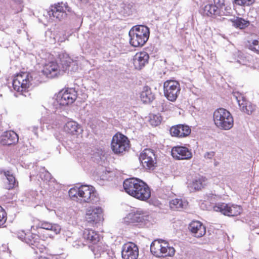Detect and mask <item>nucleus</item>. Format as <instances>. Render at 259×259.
Here are the masks:
<instances>
[{"label": "nucleus", "mask_w": 259, "mask_h": 259, "mask_svg": "<svg viewBox=\"0 0 259 259\" xmlns=\"http://www.w3.org/2000/svg\"><path fill=\"white\" fill-rule=\"evenodd\" d=\"M77 97V92L74 88L62 89L56 95V101L60 106H66L73 103Z\"/></svg>", "instance_id": "obj_6"}, {"label": "nucleus", "mask_w": 259, "mask_h": 259, "mask_svg": "<svg viewBox=\"0 0 259 259\" xmlns=\"http://www.w3.org/2000/svg\"><path fill=\"white\" fill-rule=\"evenodd\" d=\"M95 188L89 185H81L71 188L69 195L72 199H78L81 202H90L95 196Z\"/></svg>", "instance_id": "obj_4"}, {"label": "nucleus", "mask_w": 259, "mask_h": 259, "mask_svg": "<svg viewBox=\"0 0 259 259\" xmlns=\"http://www.w3.org/2000/svg\"><path fill=\"white\" fill-rule=\"evenodd\" d=\"M206 181L205 177L198 176L192 180V183L189 184V187L194 190H199L206 185Z\"/></svg>", "instance_id": "obj_29"}, {"label": "nucleus", "mask_w": 259, "mask_h": 259, "mask_svg": "<svg viewBox=\"0 0 259 259\" xmlns=\"http://www.w3.org/2000/svg\"><path fill=\"white\" fill-rule=\"evenodd\" d=\"M163 88L165 97L170 101H175L180 91L179 83L173 80H167L164 83Z\"/></svg>", "instance_id": "obj_10"}, {"label": "nucleus", "mask_w": 259, "mask_h": 259, "mask_svg": "<svg viewBox=\"0 0 259 259\" xmlns=\"http://www.w3.org/2000/svg\"><path fill=\"white\" fill-rule=\"evenodd\" d=\"M103 209L101 207L90 206L86 212V219L89 222L97 223L102 219Z\"/></svg>", "instance_id": "obj_17"}, {"label": "nucleus", "mask_w": 259, "mask_h": 259, "mask_svg": "<svg viewBox=\"0 0 259 259\" xmlns=\"http://www.w3.org/2000/svg\"><path fill=\"white\" fill-rule=\"evenodd\" d=\"M219 13V10H218L216 6H214L212 4H207L203 8V14L204 15L209 16L212 15H217Z\"/></svg>", "instance_id": "obj_32"}, {"label": "nucleus", "mask_w": 259, "mask_h": 259, "mask_svg": "<svg viewBox=\"0 0 259 259\" xmlns=\"http://www.w3.org/2000/svg\"><path fill=\"white\" fill-rule=\"evenodd\" d=\"M152 202L154 205L159 206L161 204L160 201L158 200L156 197H154L152 200Z\"/></svg>", "instance_id": "obj_44"}, {"label": "nucleus", "mask_w": 259, "mask_h": 259, "mask_svg": "<svg viewBox=\"0 0 259 259\" xmlns=\"http://www.w3.org/2000/svg\"><path fill=\"white\" fill-rule=\"evenodd\" d=\"M51 12L53 17L61 20L67 16V12H71V8L67 3L61 2L52 6Z\"/></svg>", "instance_id": "obj_14"}, {"label": "nucleus", "mask_w": 259, "mask_h": 259, "mask_svg": "<svg viewBox=\"0 0 259 259\" xmlns=\"http://www.w3.org/2000/svg\"><path fill=\"white\" fill-rule=\"evenodd\" d=\"M191 132L190 127L186 124H178L170 128V133L172 137L185 138Z\"/></svg>", "instance_id": "obj_18"}, {"label": "nucleus", "mask_w": 259, "mask_h": 259, "mask_svg": "<svg viewBox=\"0 0 259 259\" xmlns=\"http://www.w3.org/2000/svg\"><path fill=\"white\" fill-rule=\"evenodd\" d=\"M150 122L151 125L153 126H157L160 124L161 121L157 116L153 115V117L150 118Z\"/></svg>", "instance_id": "obj_40"}, {"label": "nucleus", "mask_w": 259, "mask_h": 259, "mask_svg": "<svg viewBox=\"0 0 259 259\" xmlns=\"http://www.w3.org/2000/svg\"><path fill=\"white\" fill-rule=\"evenodd\" d=\"M44 249H45V247L42 245V247L39 248V249L40 250V252H43V250Z\"/></svg>", "instance_id": "obj_46"}, {"label": "nucleus", "mask_w": 259, "mask_h": 259, "mask_svg": "<svg viewBox=\"0 0 259 259\" xmlns=\"http://www.w3.org/2000/svg\"><path fill=\"white\" fill-rule=\"evenodd\" d=\"M215 211L220 212L228 216H237L242 211L240 205L232 204L230 205L224 203H218L213 207Z\"/></svg>", "instance_id": "obj_8"}, {"label": "nucleus", "mask_w": 259, "mask_h": 259, "mask_svg": "<svg viewBox=\"0 0 259 259\" xmlns=\"http://www.w3.org/2000/svg\"><path fill=\"white\" fill-rule=\"evenodd\" d=\"M255 110V107L250 103L247 102L245 106L241 107V111L249 115Z\"/></svg>", "instance_id": "obj_36"}, {"label": "nucleus", "mask_w": 259, "mask_h": 259, "mask_svg": "<svg viewBox=\"0 0 259 259\" xmlns=\"http://www.w3.org/2000/svg\"><path fill=\"white\" fill-rule=\"evenodd\" d=\"M189 230L197 238L201 237L206 233L205 226L200 222L192 221L189 226Z\"/></svg>", "instance_id": "obj_22"}, {"label": "nucleus", "mask_w": 259, "mask_h": 259, "mask_svg": "<svg viewBox=\"0 0 259 259\" xmlns=\"http://www.w3.org/2000/svg\"><path fill=\"white\" fill-rule=\"evenodd\" d=\"M140 97L141 101L145 104L150 103L155 99L154 95L152 92L151 88L147 85L143 87Z\"/></svg>", "instance_id": "obj_26"}, {"label": "nucleus", "mask_w": 259, "mask_h": 259, "mask_svg": "<svg viewBox=\"0 0 259 259\" xmlns=\"http://www.w3.org/2000/svg\"><path fill=\"white\" fill-rule=\"evenodd\" d=\"M139 159L143 166L147 169H153L156 166V159L154 151L150 149H144L140 154Z\"/></svg>", "instance_id": "obj_9"}, {"label": "nucleus", "mask_w": 259, "mask_h": 259, "mask_svg": "<svg viewBox=\"0 0 259 259\" xmlns=\"http://www.w3.org/2000/svg\"><path fill=\"white\" fill-rule=\"evenodd\" d=\"M36 248H38V247L37 246V245H36Z\"/></svg>", "instance_id": "obj_48"}, {"label": "nucleus", "mask_w": 259, "mask_h": 259, "mask_svg": "<svg viewBox=\"0 0 259 259\" xmlns=\"http://www.w3.org/2000/svg\"><path fill=\"white\" fill-rule=\"evenodd\" d=\"M149 60V54L145 51H140L133 57V63L136 69L141 70L148 63Z\"/></svg>", "instance_id": "obj_15"}, {"label": "nucleus", "mask_w": 259, "mask_h": 259, "mask_svg": "<svg viewBox=\"0 0 259 259\" xmlns=\"http://www.w3.org/2000/svg\"><path fill=\"white\" fill-rule=\"evenodd\" d=\"M57 58L60 64V68L62 74L68 70L71 65L74 63L73 60L66 53H60Z\"/></svg>", "instance_id": "obj_21"}, {"label": "nucleus", "mask_w": 259, "mask_h": 259, "mask_svg": "<svg viewBox=\"0 0 259 259\" xmlns=\"http://www.w3.org/2000/svg\"><path fill=\"white\" fill-rule=\"evenodd\" d=\"M163 246H166V248H168V247H170L168 246V244L165 241L163 240Z\"/></svg>", "instance_id": "obj_45"}, {"label": "nucleus", "mask_w": 259, "mask_h": 259, "mask_svg": "<svg viewBox=\"0 0 259 259\" xmlns=\"http://www.w3.org/2000/svg\"><path fill=\"white\" fill-rule=\"evenodd\" d=\"M130 44L134 47H142L148 41L150 31L147 26L145 25H136L130 30Z\"/></svg>", "instance_id": "obj_2"}, {"label": "nucleus", "mask_w": 259, "mask_h": 259, "mask_svg": "<svg viewBox=\"0 0 259 259\" xmlns=\"http://www.w3.org/2000/svg\"><path fill=\"white\" fill-rule=\"evenodd\" d=\"M123 186L126 193L140 201H147L151 196L150 188L140 179H127L124 181Z\"/></svg>", "instance_id": "obj_1"}, {"label": "nucleus", "mask_w": 259, "mask_h": 259, "mask_svg": "<svg viewBox=\"0 0 259 259\" xmlns=\"http://www.w3.org/2000/svg\"><path fill=\"white\" fill-rule=\"evenodd\" d=\"M150 251L155 257H161L162 256V240L160 239L154 240L151 244Z\"/></svg>", "instance_id": "obj_27"}, {"label": "nucleus", "mask_w": 259, "mask_h": 259, "mask_svg": "<svg viewBox=\"0 0 259 259\" xmlns=\"http://www.w3.org/2000/svg\"><path fill=\"white\" fill-rule=\"evenodd\" d=\"M213 117L215 125L220 129L228 130L233 126L234 120L231 114L223 108L215 110Z\"/></svg>", "instance_id": "obj_5"}, {"label": "nucleus", "mask_w": 259, "mask_h": 259, "mask_svg": "<svg viewBox=\"0 0 259 259\" xmlns=\"http://www.w3.org/2000/svg\"><path fill=\"white\" fill-rule=\"evenodd\" d=\"M80 128L79 124L73 120L68 121L64 126V131L71 135H77Z\"/></svg>", "instance_id": "obj_28"}, {"label": "nucleus", "mask_w": 259, "mask_h": 259, "mask_svg": "<svg viewBox=\"0 0 259 259\" xmlns=\"http://www.w3.org/2000/svg\"><path fill=\"white\" fill-rule=\"evenodd\" d=\"M7 219V213L4 209L0 206V227L6 223Z\"/></svg>", "instance_id": "obj_38"}, {"label": "nucleus", "mask_w": 259, "mask_h": 259, "mask_svg": "<svg viewBox=\"0 0 259 259\" xmlns=\"http://www.w3.org/2000/svg\"><path fill=\"white\" fill-rule=\"evenodd\" d=\"M235 1L240 5L249 6L254 3V0H235Z\"/></svg>", "instance_id": "obj_41"}, {"label": "nucleus", "mask_w": 259, "mask_h": 259, "mask_svg": "<svg viewBox=\"0 0 259 259\" xmlns=\"http://www.w3.org/2000/svg\"><path fill=\"white\" fill-rule=\"evenodd\" d=\"M90 247L95 257L97 258L101 257L108 249V246L100 241L98 243L91 245Z\"/></svg>", "instance_id": "obj_24"}, {"label": "nucleus", "mask_w": 259, "mask_h": 259, "mask_svg": "<svg viewBox=\"0 0 259 259\" xmlns=\"http://www.w3.org/2000/svg\"><path fill=\"white\" fill-rule=\"evenodd\" d=\"M35 229H41L46 231H50L53 232L54 235L59 234L61 230L59 225L45 221L39 222L37 224L32 226L31 230H35Z\"/></svg>", "instance_id": "obj_19"}, {"label": "nucleus", "mask_w": 259, "mask_h": 259, "mask_svg": "<svg viewBox=\"0 0 259 259\" xmlns=\"http://www.w3.org/2000/svg\"><path fill=\"white\" fill-rule=\"evenodd\" d=\"M0 174H4L6 177L8 182L7 184V189L8 190L13 189L16 187H18V182L12 174L11 170H1Z\"/></svg>", "instance_id": "obj_25"}, {"label": "nucleus", "mask_w": 259, "mask_h": 259, "mask_svg": "<svg viewBox=\"0 0 259 259\" xmlns=\"http://www.w3.org/2000/svg\"><path fill=\"white\" fill-rule=\"evenodd\" d=\"M130 146L129 140L121 133L118 132L113 136L111 142V148L115 154L123 153L128 150Z\"/></svg>", "instance_id": "obj_7"}, {"label": "nucleus", "mask_w": 259, "mask_h": 259, "mask_svg": "<svg viewBox=\"0 0 259 259\" xmlns=\"http://www.w3.org/2000/svg\"><path fill=\"white\" fill-rule=\"evenodd\" d=\"M170 208L174 210H181L186 208L188 203L181 199H175L169 202Z\"/></svg>", "instance_id": "obj_30"}, {"label": "nucleus", "mask_w": 259, "mask_h": 259, "mask_svg": "<svg viewBox=\"0 0 259 259\" xmlns=\"http://www.w3.org/2000/svg\"><path fill=\"white\" fill-rule=\"evenodd\" d=\"M34 230L37 231L38 237L43 240H46L48 238L53 237L52 234L46 233V230H44L41 229H35Z\"/></svg>", "instance_id": "obj_34"}, {"label": "nucleus", "mask_w": 259, "mask_h": 259, "mask_svg": "<svg viewBox=\"0 0 259 259\" xmlns=\"http://www.w3.org/2000/svg\"><path fill=\"white\" fill-rule=\"evenodd\" d=\"M148 215L142 210H137L128 213L123 219V223L126 225L142 223L147 220Z\"/></svg>", "instance_id": "obj_12"}, {"label": "nucleus", "mask_w": 259, "mask_h": 259, "mask_svg": "<svg viewBox=\"0 0 259 259\" xmlns=\"http://www.w3.org/2000/svg\"><path fill=\"white\" fill-rule=\"evenodd\" d=\"M214 155V152L213 151L206 152L204 154V157L206 159H211Z\"/></svg>", "instance_id": "obj_43"}, {"label": "nucleus", "mask_w": 259, "mask_h": 259, "mask_svg": "<svg viewBox=\"0 0 259 259\" xmlns=\"http://www.w3.org/2000/svg\"><path fill=\"white\" fill-rule=\"evenodd\" d=\"M29 243L32 245H34V244L35 243V241H34L33 242H32V241H30Z\"/></svg>", "instance_id": "obj_47"}, {"label": "nucleus", "mask_w": 259, "mask_h": 259, "mask_svg": "<svg viewBox=\"0 0 259 259\" xmlns=\"http://www.w3.org/2000/svg\"><path fill=\"white\" fill-rule=\"evenodd\" d=\"M213 2L214 4L213 5L216 6L218 10L222 8L224 5V0H213Z\"/></svg>", "instance_id": "obj_42"}, {"label": "nucleus", "mask_w": 259, "mask_h": 259, "mask_svg": "<svg viewBox=\"0 0 259 259\" xmlns=\"http://www.w3.org/2000/svg\"><path fill=\"white\" fill-rule=\"evenodd\" d=\"M121 255L123 259H137L139 256V248L134 243L128 242L123 244Z\"/></svg>", "instance_id": "obj_13"}, {"label": "nucleus", "mask_w": 259, "mask_h": 259, "mask_svg": "<svg viewBox=\"0 0 259 259\" xmlns=\"http://www.w3.org/2000/svg\"><path fill=\"white\" fill-rule=\"evenodd\" d=\"M19 140L18 135L12 131H7L2 136L1 143L4 145H11L16 144Z\"/></svg>", "instance_id": "obj_23"}, {"label": "nucleus", "mask_w": 259, "mask_h": 259, "mask_svg": "<svg viewBox=\"0 0 259 259\" xmlns=\"http://www.w3.org/2000/svg\"><path fill=\"white\" fill-rule=\"evenodd\" d=\"M246 47L253 52L259 54V38L251 39L246 43Z\"/></svg>", "instance_id": "obj_33"}, {"label": "nucleus", "mask_w": 259, "mask_h": 259, "mask_svg": "<svg viewBox=\"0 0 259 259\" xmlns=\"http://www.w3.org/2000/svg\"><path fill=\"white\" fill-rule=\"evenodd\" d=\"M32 77L28 72H21L13 77V89L20 94L26 96L32 85Z\"/></svg>", "instance_id": "obj_3"}, {"label": "nucleus", "mask_w": 259, "mask_h": 259, "mask_svg": "<svg viewBox=\"0 0 259 259\" xmlns=\"http://www.w3.org/2000/svg\"><path fill=\"white\" fill-rule=\"evenodd\" d=\"M231 22L233 26L241 29L246 28L249 24L248 21L239 17L232 19Z\"/></svg>", "instance_id": "obj_31"}, {"label": "nucleus", "mask_w": 259, "mask_h": 259, "mask_svg": "<svg viewBox=\"0 0 259 259\" xmlns=\"http://www.w3.org/2000/svg\"><path fill=\"white\" fill-rule=\"evenodd\" d=\"M82 237L87 243L91 245L99 242L101 239L99 234L91 229H84Z\"/></svg>", "instance_id": "obj_20"}, {"label": "nucleus", "mask_w": 259, "mask_h": 259, "mask_svg": "<svg viewBox=\"0 0 259 259\" xmlns=\"http://www.w3.org/2000/svg\"><path fill=\"white\" fill-rule=\"evenodd\" d=\"M175 253V250L173 247L166 248V246H163V259L167 256H172Z\"/></svg>", "instance_id": "obj_35"}, {"label": "nucleus", "mask_w": 259, "mask_h": 259, "mask_svg": "<svg viewBox=\"0 0 259 259\" xmlns=\"http://www.w3.org/2000/svg\"><path fill=\"white\" fill-rule=\"evenodd\" d=\"M41 72L46 77L51 79L58 77L62 74L60 66L56 61H49L45 63L43 65Z\"/></svg>", "instance_id": "obj_11"}, {"label": "nucleus", "mask_w": 259, "mask_h": 259, "mask_svg": "<svg viewBox=\"0 0 259 259\" xmlns=\"http://www.w3.org/2000/svg\"><path fill=\"white\" fill-rule=\"evenodd\" d=\"M236 100L241 110V107L242 106H245V105L247 103L246 101V100H245L244 97L242 96L241 95H240L238 97H236Z\"/></svg>", "instance_id": "obj_39"}, {"label": "nucleus", "mask_w": 259, "mask_h": 259, "mask_svg": "<svg viewBox=\"0 0 259 259\" xmlns=\"http://www.w3.org/2000/svg\"><path fill=\"white\" fill-rule=\"evenodd\" d=\"M172 156L177 160L190 159L192 157V153L188 148L184 146H176L171 150Z\"/></svg>", "instance_id": "obj_16"}, {"label": "nucleus", "mask_w": 259, "mask_h": 259, "mask_svg": "<svg viewBox=\"0 0 259 259\" xmlns=\"http://www.w3.org/2000/svg\"><path fill=\"white\" fill-rule=\"evenodd\" d=\"M14 2V5H16V8H15L14 5L12 6V9L15 10V13L20 12L23 10L22 0H13Z\"/></svg>", "instance_id": "obj_37"}]
</instances>
